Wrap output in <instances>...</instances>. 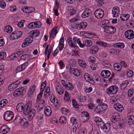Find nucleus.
<instances>
[{"label": "nucleus", "mask_w": 134, "mask_h": 134, "mask_svg": "<svg viewBox=\"0 0 134 134\" xmlns=\"http://www.w3.org/2000/svg\"><path fill=\"white\" fill-rule=\"evenodd\" d=\"M71 123L73 125H79V124L77 122L76 119L74 117H71L70 119Z\"/></svg>", "instance_id": "nucleus-34"}, {"label": "nucleus", "mask_w": 134, "mask_h": 134, "mask_svg": "<svg viewBox=\"0 0 134 134\" xmlns=\"http://www.w3.org/2000/svg\"><path fill=\"white\" fill-rule=\"evenodd\" d=\"M110 26H106L105 27H103V31L104 32H105L106 31V33H109V34L110 33Z\"/></svg>", "instance_id": "nucleus-39"}, {"label": "nucleus", "mask_w": 134, "mask_h": 134, "mask_svg": "<svg viewBox=\"0 0 134 134\" xmlns=\"http://www.w3.org/2000/svg\"><path fill=\"white\" fill-rule=\"evenodd\" d=\"M101 107L100 106L97 105L94 110L96 113L100 114L102 111Z\"/></svg>", "instance_id": "nucleus-36"}, {"label": "nucleus", "mask_w": 134, "mask_h": 134, "mask_svg": "<svg viewBox=\"0 0 134 134\" xmlns=\"http://www.w3.org/2000/svg\"><path fill=\"white\" fill-rule=\"evenodd\" d=\"M118 90L116 86H111L107 89L106 93L108 95L114 94L117 93Z\"/></svg>", "instance_id": "nucleus-3"}, {"label": "nucleus", "mask_w": 134, "mask_h": 134, "mask_svg": "<svg viewBox=\"0 0 134 134\" xmlns=\"http://www.w3.org/2000/svg\"><path fill=\"white\" fill-rule=\"evenodd\" d=\"M25 22V21L24 20H21V21L19 22L17 24L18 27H23L24 23Z\"/></svg>", "instance_id": "nucleus-47"}, {"label": "nucleus", "mask_w": 134, "mask_h": 134, "mask_svg": "<svg viewBox=\"0 0 134 134\" xmlns=\"http://www.w3.org/2000/svg\"><path fill=\"white\" fill-rule=\"evenodd\" d=\"M114 108L117 110L121 112L124 109V108L121 104L119 103H116L114 105Z\"/></svg>", "instance_id": "nucleus-16"}, {"label": "nucleus", "mask_w": 134, "mask_h": 134, "mask_svg": "<svg viewBox=\"0 0 134 134\" xmlns=\"http://www.w3.org/2000/svg\"><path fill=\"white\" fill-rule=\"evenodd\" d=\"M34 28H38L41 26V23L40 21H37L34 22Z\"/></svg>", "instance_id": "nucleus-37"}, {"label": "nucleus", "mask_w": 134, "mask_h": 134, "mask_svg": "<svg viewBox=\"0 0 134 134\" xmlns=\"http://www.w3.org/2000/svg\"><path fill=\"white\" fill-rule=\"evenodd\" d=\"M101 123V124H99L98 127L104 132H108L111 126L110 122H108L106 124L104 123L103 121Z\"/></svg>", "instance_id": "nucleus-2"}, {"label": "nucleus", "mask_w": 134, "mask_h": 134, "mask_svg": "<svg viewBox=\"0 0 134 134\" xmlns=\"http://www.w3.org/2000/svg\"><path fill=\"white\" fill-rule=\"evenodd\" d=\"M68 43L69 44V45L71 47L73 48H75L76 47L75 46L73 45L72 44V39L71 38L69 37L68 38Z\"/></svg>", "instance_id": "nucleus-45"}, {"label": "nucleus", "mask_w": 134, "mask_h": 134, "mask_svg": "<svg viewBox=\"0 0 134 134\" xmlns=\"http://www.w3.org/2000/svg\"><path fill=\"white\" fill-rule=\"evenodd\" d=\"M35 88V86L33 85L30 88V91L28 92V94L30 96L32 94Z\"/></svg>", "instance_id": "nucleus-40"}, {"label": "nucleus", "mask_w": 134, "mask_h": 134, "mask_svg": "<svg viewBox=\"0 0 134 134\" xmlns=\"http://www.w3.org/2000/svg\"><path fill=\"white\" fill-rule=\"evenodd\" d=\"M66 120V118L64 116H61L59 119V121L60 122L62 123H63L64 121Z\"/></svg>", "instance_id": "nucleus-62"}, {"label": "nucleus", "mask_w": 134, "mask_h": 134, "mask_svg": "<svg viewBox=\"0 0 134 134\" xmlns=\"http://www.w3.org/2000/svg\"><path fill=\"white\" fill-rule=\"evenodd\" d=\"M109 52L110 54H117L120 52L119 50L114 48H112L110 49Z\"/></svg>", "instance_id": "nucleus-30"}, {"label": "nucleus", "mask_w": 134, "mask_h": 134, "mask_svg": "<svg viewBox=\"0 0 134 134\" xmlns=\"http://www.w3.org/2000/svg\"><path fill=\"white\" fill-rule=\"evenodd\" d=\"M20 124L21 125L26 127H28L29 126V122L25 118H23L20 121Z\"/></svg>", "instance_id": "nucleus-19"}, {"label": "nucleus", "mask_w": 134, "mask_h": 134, "mask_svg": "<svg viewBox=\"0 0 134 134\" xmlns=\"http://www.w3.org/2000/svg\"><path fill=\"white\" fill-rule=\"evenodd\" d=\"M113 46L115 48H123L125 47V44L122 43H118L113 44Z\"/></svg>", "instance_id": "nucleus-22"}, {"label": "nucleus", "mask_w": 134, "mask_h": 134, "mask_svg": "<svg viewBox=\"0 0 134 134\" xmlns=\"http://www.w3.org/2000/svg\"><path fill=\"white\" fill-rule=\"evenodd\" d=\"M6 5L4 1L2 0L0 1V6L2 8H5Z\"/></svg>", "instance_id": "nucleus-48"}, {"label": "nucleus", "mask_w": 134, "mask_h": 134, "mask_svg": "<svg viewBox=\"0 0 134 134\" xmlns=\"http://www.w3.org/2000/svg\"><path fill=\"white\" fill-rule=\"evenodd\" d=\"M92 90V88L91 87H90L88 88H86L85 91L86 93H89L91 92Z\"/></svg>", "instance_id": "nucleus-57"}, {"label": "nucleus", "mask_w": 134, "mask_h": 134, "mask_svg": "<svg viewBox=\"0 0 134 134\" xmlns=\"http://www.w3.org/2000/svg\"><path fill=\"white\" fill-rule=\"evenodd\" d=\"M78 62L79 65L83 68H85L86 66V63L82 60L78 59Z\"/></svg>", "instance_id": "nucleus-29"}, {"label": "nucleus", "mask_w": 134, "mask_h": 134, "mask_svg": "<svg viewBox=\"0 0 134 134\" xmlns=\"http://www.w3.org/2000/svg\"><path fill=\"white\" fill-rule=\"evenodd\" d=\"M91 13V10L90 9L87 8L82 14L81 16L83 18H86L89 16Z\"/></svg>", "instance_id": "nucleus-10"}, {"label": "nucleus", "mask_w": 134, "mask_h": 134, "mask_svg": "<svg viewBox=\"0 0 134 134\" xmlns=\"http://www.w3.org/2000/svg\"><path fill=\"white\" fill-rule=\"evenodd\" d=\"M64 96V101L67 102H69L70 100V96L69 95L68 92L66 91H65Z\"/></svg>", "instance_id": "nucleus-24"}, {"label": "nucleus", "mask_w": 134, "mask_h": 134, "mask_svg": "<svg viewBox=\"0 0 134 134\" xmlns=\"http://www.w3.org/2000/svg\"><path fill=\"white\" fill-rule=\"evenodd\" d=\"M129 84V82L127 80L124 81L122 83L121 86V89L123 90Z\"/></svg>", "instance_id": "nucleus-38"}, {"label": "nucleus", "mask_w": 134, "mask_h": 134, "mask_svg": "<svg viewBox=\"0 0 134 134\" xmlns=\"http://www.w3.org/2000/svg\"><path fill=\"white\" fill-rule=\"evenodd\" d=\"M125 35V37L129 39H132L134 37V32L131 30H129L126 31Z\"/></svg>", "instance_id": "nucleus-9"}, {"label": "nucleus", "mask_w": 134, "mask_h": 134, "mask_svg": "<svg viewBox=\"0 0 134 134\" xmlns=\"http://www.w3.org/2000/svg\"><path fill=\"white\" fill-rule=\"evenodd\" d=\"M104 12L103 10L100 8L96 9L94 12L95 16L98 19H100L103 17Z\"/></svg>", "instance_id": "nucleus-6"}, {"label": "nucleus", "mask_w": 134, "mask_h": 134, "mask_svg": "<svg viewBox=\"0 0 134 134\" xmlns=\"http://www.w3.org/2000/svg\"><path fill=\"white\" fill-rule=\"evenodd\" d=\"M85 79L87 81L89 82L90 81L92 82H94V80L92 79L90 75L87 73H85L84 75Z\"/></svg>", "instance_id": "nucleus-18"}, {"label": "nucleus", "mask_w": 134, "mask_h": 134, "mask_svg": "<svg viewBox=\"0 0 134 134\" xmlns=\"http://www.w3.org/2000/svg\"><path fill=\"white\" fill-rule=\"evenodd\" d=\"M50 100L52 103H54L55 101V99H57L56 97L54 96H51L49 97Z\"/></svg>", "instance_id": "nucleus-56"}, {"label": "nucleus", "mask_w": 134, "mask_h": 134, "mask_svg": "<svg viewBox=\"0 0 134 134\" xmlns=\"http://www.w3.org/2000/svg\"><path fill=\"white\" fill-rule=\"evenodd\" d=\"M72 104L74 107L78 110L79 108V104L77 103L75 99H73L72 100Z\"/></svg>", "instance_id": "nucleus-31"}, {"label": "nucleus", "mask_w": 134, "mask_h": 134, "mask_svg": "<svg viewBox=\"0 0 134 134\" xmlns=\"http://www.w3.org/2000/svg\"><path fill=\"white\" fill-rule=\"evenodd\" d=\"M120 116L118 113L115 112L113 113V114L112 121L114 123H115L116 121H119L120 119Z\"/></svg>", "instance_id": "nucleus-12"}, {"label": "nucleus", "mask_w": 134, "mask_h": 134, "mask_svg": "<svg viewBox=\"0 0 134 134\" xmlns=\"http://www.w3.org/2000/svg\"><path fill=\"white\" fill-rule=\"evenodd\" d=\"M74 26L76 29H78L79 30L81 29V26L80 23H76L74 25Z\"/></svg>", "instance_id": "nucleus-55"}, {"label": "nucleus", "mask_w": 134, "mask_h": 134, "mask_svg": "<svg viewBox=\"0 0 134 134\" xmlns=\"http://www.w3.org/2000/svg\"><path fill=\"white\" fill-rule=\"evenodd\" d=\"M21 94L18 89L16 90L13 93V95L15 97H17Z\"/></svg>", "instance_id": "nucleus-53"}, {"label": "nucleus", "mask_w": 134, "mask_h": 134, "mask_svg": "<svg viewBox=\"0 0 134 134\" xmlns=\"http://www.w3.org/2000/svg\"><path fill=\"white\" fill-rule=\"evenodd\" d=\"M14 115L13 112L10 111H8L5 113L4 118L6 121H10L13 118Z\"/></svg>", "instance_id": "nucleus-4"}, {"label": "nucleus", "mask_w": 134, "mask_h": 134, "mask_svg": "<svg viewBox=\"0 0 134 134\" xmlns=\"http://www.w3.org/2000/svg\"><path fill=\"white\" fill-rule=\"evenodd\" d=\"M112 12L113 17H118L119 14L120 12L119 8L118 7H114L113 8Z\"/></svg>", "instance_id": "nucleus-13"}, {"label": "nucleus", "mask_w": 134, "mask_h": 134, "mask_svg": "<svg viewBox=\"0 0 134 134\" xmlns=\"http://www.w3.org/2000/svg\"><path fill=\"white\" fill-rule=\"evenodd\" d=\"M95 58L93 57H90L88 59L89 61L93 63L95 62Z\"/></svg>", "instance_id": "nucleus-63"}, {"label": "nucleus", "mask_w": 134, "mask_h": 134, "mask_svg": "<svg viewBox=\"0 0 134 134\" xmlns=\"http://www.w3.org/2000/svg\"><path fill=\"white\" fill-rule=\"evenodd\" d=\"M113 66L114 69L117 71H120L122 68V65L118 64H115Z\"/></svg>", "instance_id": "nucleus-25"}, {"label": "nucleus", "mask_w": 134, "mask_h": 134, "mask_svg": "<svg viewBox=\"0 0 134 134\" xmlns=\"http://www.w3.org/2000/svg\"><path fill=\"white\" fill-rule=\"evenodd\" d=\"M46 85V82L44 81L42 83L41 85L40 88V91L39 93L38 94L37 96V101H39L40 100L42 96L43 91Z\"/></svg>", "instance_id": "nucleus-7"}, {"label": "nucleus", "mask_w": 134, "mask_h": 134, "mask_svg": "<svg viewBox=\"0 0 134 134\" xmlns=\"http://www.w3.org/2000/svg\"><path fill=\"white\" fill-rule=\"evenodd\" d=\"M64 39L63 37L61 38L60 40L59 46V50L60 51L62 50L64 47Z\"/></svg>", "instance_id": "nucleus-20"}, {"label": "nucleus", "mask_w": 134, "mask_h": 134, "mask_svg": "<svg viewBox=\"0 0 134 134\" xmlns=\"http://www.w3.org/2000/svg\"><path fill=\"white\" fill-rule=\"evenodd\" d=\"M20 83L19 81H17L11 83L8 87V90L10 91H12L15 89Z\"/></svg>", "instance_id": "nucleus-8"}, {"label": "nucleus", "mask_w": 134, "mask_h": 134, "mask_svg": "<svg viewBox=\"0 0 134 134\" xmlns=\"http://www.w3.org/2000/svg\"><path fill=\"white\" fill-rule=\"evenodd\" d=\"M31 107L30 108L28 111V114L25 115L27 116V118L29 121H31L33 119V117L36 114V111L34 109L31 108Z\"/></svg>", "instance_id": "nucleus-5"}, {"label": "nucleus", "mask_w": 134, "mask_h": 134, "mask_svg": "<svg viewBox=\"0 0 134 134\" xmlns=\"http://www.w3.org/2000/svg\"><path fill=\"white\" fill-rule=\"evenodd\" d=\"M69 13L70 16H72L76 14V11L75 9L72 7H70L69 8Z\"/></svg>", "instance_id": "nucleus-28"}, {"label": "nucleus", "mask_w": 134, "mask_h": 134, "mask_svg": "<svg viewBox=\"0 0 134 134\" xmlns=\"http://www.w3.org/2000/svg\"><path fill=\"white\" fill-rule=\"evenodd\" d=\"M52 46H50L49 49L48 50V54L47 55V59H49V58L50 54L51 53L52 50Z\"/></svg>", "instance_id": "nucleus-58"}, {"label": "nucleus", "mask_w": 134, "mask_h": 134, "mask_svg": "<svg viewBox=\"0 0 134 134\" xmlns=\"http://www.w3.org/2000/svg\"><path fill=\"white\" fill-rule=\"evenodd\" d=\"M77 42L80 47L82 48L85 47L84 40L83 41L82 43L80 39L78 38L77 40Z\"/></svg>", "instance_id": "nucleus-32"}, {"label": "nucleus", "mask_w": 134, "mask_h": 134, "mask_svg": "<svg viewBox=\"0 0 134 134\" xmlns=\"http://www.w3.org/2000/svg\"><path fill=\"white\" fill-rule=\"evenodd\" d=\"M85 46L86 47H89L92 45V41L90 40H84Z\"/></svg>", "instance_id": "nucleus-27"}, {"label": "nucleus", "mask_w": 134, "mask_h": 134, "mask_svg": "<svg viewBox=\"0 0 134 134\" xmlns=\"http://www.w3.org/2000/svg\"><path fill=\"white\" fill-rule=\"evenodd\" d=\"M22 67L21 65L19 66L16 69V72H19L23 70H24L22 68Z\"/></svg>", "instance_id": "nucleus-59"}, {"label": "nucleus", "mask_w": 134, "mask_h": 134, "mask_svg": "<svg viewBox=\"0 0 134 134\" xmlns=\"http://www.w3.org/2000/svg\"><path fill=\"white\" fill-rule=\"evenodd\" d=\"M78 99L79 101L82 102H84L86 100V97L85 96H80L78 97Z\"/></svg>", "instance_id": "nucleus-50"}, {"label": "nucleus", "mask_w": 134, "mask_h": 134, "mask_svg": "<svg viewBox=\"0 0 134 134\" xmlns=\"http://www.w3.org/2000/svg\"><path fill=\"white\" fill-rule=\"evenodd\" d=\"M101 108L103 110H105L107 108V105L104 103L101 106Z\"/></svg>", "instance_id": "nucleus-60"}, {"label": "nucleus", "mask_w": 134, "mask_h": 134, "mask_svg": "<svg viewBox=\"0 0 134 134\" xmlns=\"http://www.w3.org/2000/svg\"><path fill=\"white\" fill-rule=\"evenodd\" d=\"M81 118L83 119L84 121H87L89 119V114L87 111H84L81 113Z\"/></svg>", "instance_id": "nucleus-14"}, {"label": "nucleus", "mask_w": 134, "mask_h": 134, "mask_svg": "<svg viewBox=\"0 0 134 134\" xmlns=\"http://www.w3.org/2000/svg\"><path fill=\"white\" fill-rule=\"evenodd\" d=\"M81 28V29H84L86 28L87 26V24L86 23H84L83 22H82L80 23Z\"/></svg>", "instance_id": "nucleus-54"}, {"label": "nucleus", "mask_w": 134, "mask_h": 134, "mask_svg": "<svg viewBox=\"0 0 134 134\" xmlns=\"http://www.w3.org/2000/svg\"><path fill=\"white\" fill-rule=\"evenodd\" d=\"M10 129L6 125L2 126L0 129V132L4 134L7 133L10 131Z\"/></svg>", "instance_id": "nucleus-11"}, {"label": "nucleus", "mask_w": 134, "mask_h": 134, "mask_svg": "<svg viewBox=\"0 0 134 134\" xmlns=\"http://www.w3.org/2000/svg\"><path fill=\"white\" fill-rule=\"evenodd\" d=\"M17 34L16 32H13L10 36L9 38L10 39L12 40H14L17 39Z\"/></svg>", "instance_id": "nucleus-35"}, {"label": "nucleus", "mask_w": 134, "mask_h": 134, "mask_svg": "<svg viewBox=\"0 0 134 134\" xmlns=\"http://www.w3.org/2000/svg\"><path fill=\"white\" fill-rule=\"evenodd\" d=\"M6 56V54L5 52H0V60L5 58Z\"/></svg>", "instance_id": "nucleus-44"}, {"label": "nucleus", "mask_w": 134, "mask_h": 134, "mask_svg": "<svg viewBox=\"0 0 134 134\" xmlns=\"http://www.w3.org/2000/svg\"><path fill=\"white\" fill-rule=\"evenodd\" d=\"M117 100V99L115 96H112L111 98L110 102L111 103L113 104V103L115 102Z\"/></svg>", "instance_id": "nucleus-64"}, {"label": "nucleus", "mask_w": 134, "mask_h": 134, "mask_svg": "<svg viewBox=\"0 0 134 134\" xmlns=\"http://www.w3.org/2000/svg\"><path fill=\"white\" fill-rule=\"evenodd\" d=\"M31 35H30L29 37L26 38L25 40V41H27L29 44H30L32 42L33 40V38H32L31 37Z\"/></svg>", "instance_id": "nucleus-42"}, {"label": "nucleus", "mask_w": 134, "mask_h": 134, "mask_svg": "<svg viewBox=\"0 0 134 134\" xmlns=\"http://www.w3.org/2000/svg\"><path fill=\"white\" fill-rule=\"evenodd\" d=\"M56 91L59 94L61 95L64 93V91L62 88H56Z\"/></svg>", "instance_id": "nucleus-49"}, {"label": "nucleus", "mask_w": 134, "mask_h": 134, "mask_svg": "<svg viewBox=\"0 0 134 134\" xmlns=\"http://www.w3.org/2000/svg\"><path fill=\"white\" fill-rule=\"evenodd\" d=\"M133 90L132 89H130L129 90L128 92V96L129 97H131L133 95Z\"/></svg>", "instance_id": "nucleus-61"}, {"label": "nucleus", "mask_w": 134, "mask_h": 134, "mask_svg": "<svg viewBox=\"0 0 134 134\" xmlns=\"http://www.w3.org/2000/svg\"><path fill=\"white\" fill-rule=\"evenodd\" d=\"M51 109L49 106H46L45 108L44 114L47 116H50L52 114Z\"/></svg>", "instance_id": "nucleus-15"}, {"label": "nucleus", "mask_w": 134, "mask_h": 134, "mask_svg": "<svg viewBox=\"0 0 134 134\" xmlns=\"http://www.w3.org/2000/svg\"><path fill=\"white\" fill-rule=\"evenodd\" d=\"M75 76H79L80 75V73L79 71L77 69H75L74 72L73 74Z\"/></svg>", "instance_id": "nucleus-52"}, {"label": "nucleus", "mask_w": 134, "mask_h": 134, "mask_svg": "<svg viewBox=\"0 0 134 134\" xmlns=\"http://www.w3.org/2000/svg\"><path fill=\"white\" fill-rule=\"evenodd\" d=\"M4 31L8 33H10L13 30V29L10 26H6L4 28Z\"/></svg>", "instance_id": "nucleus-26"}, {"label": "nucleus", "mask_w": 134, "mask_h": 134, "mask_svg": "<svg viewBox=\"0 0 134 134\" xmlns=\"http://www.w3.org/2000/svg\"><path fill=\"white\" fill-rule=\"evenodd\" d=\"M127 75L129 77H132L133 75V72L131 70H129L126 72Z\"/></svg>", "instance_id": "nucleus-43"}, {"label": "nucleus", "mask_w": 134, "mask_h": 134, "mask_svg": "<svg viewBox=\"0 0 134 134\" xmlns=\"http://www.w3.org/2000/svg\"><path fill=\"white\" fill-rule=\"evenodd\" d=\"M29 56L30 55L29 54H25L21 56L20 57V59L22 60H25L27 59V58L29 57Z\"/></svg>", "instance_id": "nucleus-46"}, {"label": "nucleus", "mask_w": 134, "mask_h": 134, "mask_svg": "<svg viewBox=\"0 0 134 134\" xmlns=\"http://www.w3.org/2000/svg\"><path fill=\"white\" fill-rule=\"evenodd\" d=\"M101 75L102 76L107 78L109 77L111 75V73L108 70H104L101 72Z\"/></svg>", "instance_id": "nucleus-17"}, {"label": "nucleus", "mask_w": 134, "mask_h": 134, "mask_svg": "<svg viewBox=\"0 0 134 134\" xmlns=\"http://www.w3.org/2000/svg\"><path fill=\"white\" fill-rule=\"evenodd\" d=\"M32 104V102L31 101L27 102L25 105H24L23 103H19L17 105L16 110L19 112H21L23 111V114L24 115H27L29 114L28 112L31 107Z\"/></svg>", "instance_id": "nucleus-1"}, {"label": "nucleus", "mask_w": 134, "mask_h": 134, "mask_svg": "<svg viewBox=\"0 0 134 134\" xmlns=\"http://www.w3.org/2000/svg\"><path fill=\"white\" fill-rule=\"evenodd\" d=\"M128 120L127 121L129 125L134 124V116L133 115L130 116L128 117Z\"/></svg>", "instance_id": "nucleus-23"}, {"label": "nucleus", "mask_w": 134, "mask_h": 134, "mask_svg": "<svg viewBox=\"0 0 134 134\" xmlns=\"http://www.w3.org/2000/svg\"><path fill=\"white\" fill-rule=\"evenodd\" d=\"M39 31L38 30H35L32 31L30 32L31 35V37L32 38H33L34 36L35 37H36L39 35Z\"/></svg>", "instance_id": "nucleus-21"}, {"label": "nucleus", "mask_w": 134, "mask_h": 134, "mask_svg": "<svg viewBox=\"0 0 134 134\" xmlns=\"http://www.w3.org/2000/svg\"><path fill=\"white\" fill-rule=\"evenodd\" d=\"M69 110L67 109L64 108H62L61 109V111L62 113L66 115Z\"/></svg>", "instance_id": "nucleus-51"}, {"label": "nucleus", "mask_w": 134, "mask_h": 134, "mask_svg": "<svg viewBox=\"0 0 134 134\" xmlns=\"http://www.w3.org/2000/svg\"><path fill=\"white\" fill-rule=\"evenodd\" d=\"M110 34H114L116 31V27L113 26H110Z\"/></svg>", "instance_id": "nucleus-41"}, {"label": "nucleus", "mask_w": 134, "mask_h": 134, "mask_svg": "<svg viewBox=\"0 0 134 134\" xmlns=\"http://www.w3.org/2000/svg\"><path fill=\"white\" fill-rule=\"evenodd\" d=\"M68 85L66 87H65V88L68 90H72L74 88V86L70 82H68Z\"/></svg>", "instance_id": "nucleus-33"}]
</instances>
